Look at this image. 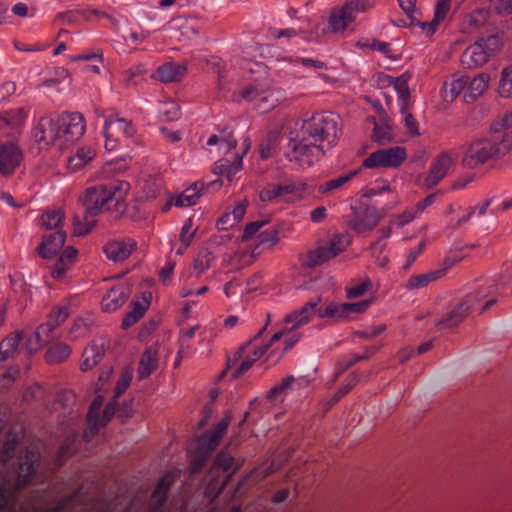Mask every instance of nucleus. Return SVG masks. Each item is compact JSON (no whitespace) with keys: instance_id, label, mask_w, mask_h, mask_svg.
Returning <instances> with one entry per match:
<instances>
[{"instance_id":"1","label":"nucleus","mask_w":512,"mask_h":512,"mask_svg":"<svg viewBox=\"0 0 512 512\" xmlns=\"http://www.w3.org/2000/svg\"><path fill=\"white\" fill-rule=\"evenodd\" d=\"M512 148V129L501 130L496 124L487 138L473 142L463 157V165L475 168L506 155Z\"/></svg>"},{"instance_id":"2","label":"nucleus","mask_w":512,"mask_h":512,"mask_svg":"<svg viewBox=\"0 0 512 512\" xmlns=\"http://www.w3.org/2000/svg\"><path fill=\"white\" fill-rule=\"evenodd\" d=\"M304 141H312L321 146L327 142L328 145L335 142L339 136L337 116L332 113H315L306 120L302 126Z\"/></svg>"},{"instance_id":"3","label":"nucleus","mask_w":512,"mask_h":512,"mask_svg":"<svg viewBox=\"0 0 512 512\" xmlns=\"http://www.w3.org/2000/svg\"><path fill=\"white\" fill-rule=\"evenodd\" d=\"M232 416L227 413L211 430L198 438V446L190 463V472H200L206 464L209 455L218 447L220 440L226 434Z\"/></svg>"},{"instance_id":"4","label":"nucleus","mask_w":512,"mask_h":512,"mask_svg":"<svg viewBox=\"0 0 512 512\" xmlns=\"http://www.w3.org/2000/svg\"><path fill=\"white\" fill-rule=\"evenodd\" d=\"M122 198L120 188L115 184L95 185L87 188L83 197V205L88 216H97L109 208L114 200Z\"/></svg>"},{"instance_id":"5","label":"nucleus","mask_w":512,"mask_h":512,"mask_svg":"<svg viewBox=\"0 0 512 512\" xmlns=\"http://www.w3.org/2000/svg\"><path fill=\"white\" fill-rule=\"evenodd\" d=\"M271 321L270 313L266 314V325L250 340L247 344L241 347L239 351V359L241 360L239 367L235 371V376L238 377L246 373L252 365L259 360L269 349V347L278 342L283 335L282 331L276 332L270 339L269 343L258 345L256 342L266 329V326Z\"/></svg>"},{"instance_id":"6","label":"nucleus","mask_w":512,"mask_h":512,"mask_svg":"<svg viewBox=\"0 0 512 512\" xmlns=\"http://www.w3.org/2000/svg\"><path fill=\"white\" fill-rule=\"evenodd\" d=\"M499 45L497 36L481 38L468 46L461 55V64L468 69L483 66L488 62Z\"/></svg>"},{"instance_id":"7","label":"nucleus","mask_w":512,"mask_h":512,"mask_svg":"<svg viewBox=\"0 0 512 512\" xmlns=\"http://www.w3.org/2000/svg\"><path fill=\"white\" fill-rule=\"evenodd\" d=\"M351 243V238L346 233L334 235L325 246L317 247L308 252L302 260V264L314 268L322 263L336 257L343 252Z\"/></svg>"},{"instance_id":"8","label":"nucleus","mask_w":512,"mask_h":512,"mask_svg":"<svg viewBox=\"0 0 512 512\" xmlns=\"http://www.w3.org/2000/svg\"><path fill=\"white\" fill-rule=\"evenodd\" d=\"M60 134L59 149L67 148L78 141L85 133L86 122L81 113L65 112L57 115Z\"/></svg>"},{"instance_id":"9","label":"nucleus","mask_w":512,"mask_h":512,"mask_svg":"<svg viewBox=\"0 0 512 512\" xmlns=\"http://www.w3.org/2000/svg\"><path fill=\"white\" fill-rule=\"evenodd\" d=\"M406 158V149L401 146H394L387 149H380L371 153L363 161V166L369 169L398 168L406 160Z\"/></svg>"},{"instance_id":"10","label":"nucleus","mask_w":512,"mask_h":512,"mask_svg":"<svg viewBox=\"0 0 512 512\" xmlns=\"http://www.w3.org/2000/svg\"><path fill=\"white\" fill-rule=\"evenodd\" d=\"M136 130L131 121L118 116H109L105 120L103 133L105 136V148L112 151L121 140V137L131 138Z\"/></svg>"},{"instance_id":"11","label":"nucleus","mask_w":512,"mask_h":512,"mask_svg":"<svg viewBox=\"0 0 512 512\" xmlns=\"http://www.w3.org/2000/svg\"><path fill=\"white\" fill-rule=\"evenodd\" d=\"M35 141L41 149L60 144L57 116H42L33 130Z\"/></svg>"},{"instance_id":"12","label":"nucleus","mask_w":512,"mask_h":512,"mask_svg":"<svg viewBox=\"0 0 512 512\" xmlns=\"http://www.w3.org/2000/svg\"><path fill=\"white\" fill-rule=\"evenodd\" d=\"M292 149L287 154L290 162H295L299 167H310L324 153V148L312 141H293Z\"/></svg>"},{"instance_id":"13","label":"nucleus","mask_w":512,"mask_h":512,"mask_svg":"<svg viewBox=\"0 0 512 512\" xmlns=\"http://www.w3.org/2000/svg\"><path fill=\"white\" fill-rule=\"evenodd\" d=\"M478 303L479 299L476 294H468L446 316L436 322V327L439 330L456 327L466 316H468L470 312L475 309Z\"/></svg>"},{"instance_id":"14","label":"nucleus","mask_w":512,"mask_h":512,"mask_svg":"<svg viewBox=\"0 0 512 512\" xmlns=\"http://www.w3.org/2000/svg\"><path fill=\"white\" fill-rule=\"evenodd\" d=\"M23 159L16 139H9L4 143H0V175L9 177L13 175L19 168Z\"/></svg>"},{"instance_id":"15","label":"nucleus","mask_w":512,"mask_h":512,"mask_svg":"<svg viewBox=\"0 0 512 512\" xmlns=\"http://www.w3.org/2000/svg\"><path fill=\"white\" fill-rule=\"evenodd\" d=\"M79 17H82L88 21L93 19H107L113 26H118V20L112 14L94 8L60 12L55 16L54 21L55 23H64L72 25L78 21Z\"/></svg>"},{"instance_id":"16","label":"nucleus","mask_w":512,"mask_h":512,"mask_svg":"<svg viewBox=\"0 0 512 512\" xmlns=\"http://www.w3.org/2000/svg\"><path fill=\"white\" fill-rule=\"evenodd\" d=\"M239 95L243 100L254 103V107L261 112H266L274 107V103L270 102L272 91L258 83L241 89Z\"/></svg>"},{"instance_id":"17","label":"nucleus","mask_w":512,"mask_h":512,"mask_svg":"<svg viewBox=\"0 0 512 512\" xmlns=\"http://www.w3.org/2000/svg\"><path fill=\"white\" fill-rule=\"evenodd\" d=\"M372 300H362L355 303H330L322 310L320 318H347L351 314H360L365 312L370 305Z\"/></svg>"},{"instance_id":"18","label":"nucleus","mask_w":512,"mask_h":512,"mask_svg":"<svg viewBox=\"0 0 512 512\" xmlns=\"http://www.w3.org/2000/svg\"><path fill=\"white\" fill-rule=\"evenodd\" d=\"M40 456L33 450H26L23 456L20 457L19 461V473L16 480V489L21 490L29 485L39 465Z\"/></svg>"},{"instance_id":"19","label":"nucleus","mask_w":512,"mask_h":512,"mask_svg":"<svg viewBox=\"0 0 512 512\" xmlns=\"http://www.w3.org/2000/svg\"><path fill=\"white\" fill-rule=\"evenodd\" d=\"M321 303V297L317 296L311 300H309L304 306H302L300 309L295 310L291 312L290 314L286 315L285 322L293 323L292 329L299 328L311 321L313 316L318 315L320 317V314L322 310H325V307L320 306Z\"/></svg>"},{"instance_id":"20","label":"nucleus","mask_w":512,"mask_h":512,"mask_svg":"<svg viewBox=\"0 0 512 512\" xmlns=\"http://www.w3.org/2000/svg\"><path fill=\"white\" fill-rule=\"evenodd\" d=\"M451 152H443L432 162L429 174L425 178V185L429 188L437 185L447 174L454 163Z\"/></svg>"},{"instance_id":"21","label":"nucleus","mask_w":512,"mask_h":512,"mask_svg":"<svg viewBox=\"0 0 512 512\" xmlns=\"http://www.w3.org/2000/svg\"><path fill=\"white\" fill-rule=\"evenodd\" d=\"M27 116V110L22 107L0 113V131L10 135L11 139H16L15 135L19 133Z\"/></svg>"},{"instance_id":"22","label":"nucleus","mask_w":512,"mask_h":512,"mask_svg":"<svg viewBox=\"0 0 512 512\" xmlns=\"http://www.w3.org/2000/svg\"><path fill=\"white\" fill-rule=\"evenodd\" d=\"M137 248V243L132 238H123L109 241L103 251L107 258L115 262H121L127 259Z\"/></svg>"},{"instance_id":"23","label":"nucleus","mask_w":512,"mask_h":512,"mask_svg":"<svg viewBox=\"0 0 512 512\" xmlns=\"http://www.w3.org/2000/svg\"><path fill=\"white\" fill-rule=\"evenodd\" d=\"M179 474L180 471L178 470L169 471L158 481L151 495L152 512H157L164 505L167 500L168 492L179 477Z\"/></svg>"},{"instance_id":"24","label":"nucleus","mask_w":512,"mask_h":512,"mask_svg":"<svg viewBox=\"0 0 512 512\" xmlns=\"http://www.w3.org/2000/svg\"><path fill=\"white\" fill-rule=\"evenodd\" d=\"M382 214L374 207H367L362 212L356 213L348 221V225L357 233L372 230L381 220Z\"/></svg>"},{"instance_id":"25","label":"nucleus","mask_w":512,"mask_h":512,"mask_svg":"<svg viewBox=\"0 0 512 512\" xmlns=\"http://www.w3.org/2000/svg\"><path fill=\"white\" fill-rule=\"evenodd\" d=\"M278 185L281 197H288L287 202L291 203L299 202L314 192V187L303 181H289Z\"/></svg>"},{"instance_id":"26","label":"nucleus","mask_w":512,"mask_h":512,"mask_svg":"<svg viewBox=\"0 0 512 512\" xmlns=\"http://www.w3.org/2000/svg\"><path fill=\"white\" fill-rule=\"evenodd\" d=\"M66 240V233L63 230H57L44 234L42 242L37 247L38 254L42 258H51L63 247Z\"/></svg>"},{"instance_id":"27","label":"nucleus","mask_w":512,"mask_h":512,"mask_svg":"<svg viewBox=\"0 0 512 512\" xmlns=\"http://www.w3.org/2000/svg\"><path fill=\"white\" fill-rule=\"evenodd\" d=\"M130 295V288L125 284L112 287L102 298V309L105 312H114L122 307Z\"/></svg>"},{"instance_id":"28","label":"nucleus","mask_w":512,"mask_h":512,"mask_svg":"<svg viewBox=\"0 0 512 512\" xmlns=\"http://www.w3.org/2000/svg\"><path fill=\"white\" fill-rule=\"evenodd\" d=\"M96 156V149L91 145L77 147L75 152L67 158V169L70 172H77L89 164Z\"/></svg>"},{"instance_id":"29","label":"nucleus","mask_w":512,"mask_h":512,"mask_svg":"<svg viewBox=\"0 0 512 512\" xmlns=\"http://www.w3.org/2000/svg\"><path fill=\"white\" fill-rule=\"evenodd\" d=\"M186 71L187 69L184 65L175 62H167L158 67L153 74V78L163 83L178 82L185 76Z\"/></svg>"},{"instance_id":"30","label":"nucleus","mask_w":512,"mask_h":512,"mask_svg":"<svg viewBox=\"0 0 512 512\" xmlns=\"http://www.w3.org/2000/svg\"><path fill=\"white\" fill-rule=\"evenodd\" d=\"M104 398L97 396L92 401L87 413V429L84 431L83 438L86 442L90 441L99 431V415L103 406Z\"/></svg>"},{"instance_id":"31","label":"nucleus","mask_w":512,"mask_h":512,"mask_svg":"<svg viewBox=\"0 0 512 512\" xmlns=\"http://www.w3.org/2000/svg\"><path fill=\"white\" fill-rule=\"evenodd\" d=\"M69 314L70 311L68 305L53 307L49 313L47 321L39 325L40 332L46 333L52 338L54 330L65 322Z\"/></svg>"},{"instance_id":"32","label":"nucleus","mask_w":512,"mask_h":512,"mask_svg":"<svg viewBox=\"0 0 512 512\" xmlns=\"http://www.w3.org/2000/svg\"><path fill=\"white\" fill-rule=\"evenodd\" d=\"M490 76L487 73H481L470 80L468 77L467 90L464 93V101L471 103L482 95L488 88Z\"/></svg>"},{"instance_id":"33","label":"nucleus","mask_w":512,"mask_h":512,"mask_svg":"<svg viewBox=\"0 0 512 512\" xmlns=\"http://www.w3.org/2000/svg\"><path fill=\"white\" fill-rule=\"evenodd\" d=\"M158 367L157 349L154 347L147 348L140 357L138 366V378L143 380L148 378Z\"/></svg>"},{"instance_id":"34","label":"nucleus","mask_w":512,"mask_h":512,"mask_svg":"<svg viewBox=\"0 0 512 512\" xmlns=\"http://www.w3.org/2000/svg\"><path fill=\"white\" fill-rule=\"evenodd\" d=\"M446 269H437L423 274L412 275L405 283L407 290H416L428 286L430 283L442 278Z\"/></svg>"},{"instance_id":"35","label":"nucleus","mask_w":512,"mask_h":512,"mask_svg":"<svg viewBox=\"0 0 512 512\" xmlns=\"http://www.w3.org/2000/svg\"><path fill=\"white\" fill-rule=\"evenodd\" d=\"M104 356L103 345L92 343L87 346L82 353L81 369L83 371L91 370L94 368Z\"/></svg>"},{"instance_id":"36","label":"nucleus","mask_w":512,"mask_h":512,"mask_svg":"<svg viewBox=\"0 0 512 512\" xmlns=\"http://www.w3.org/2000/svg\"><path fill=\"white\" fill-rule=\"evenodd\" d=\"M468 85V76L453 77L443 85V97L445 101L452 102L463 92Z\"/></svg>"},{"instance_id":"37","label":"nucleus","mask_w":512,"mask_h":512,"mask_svg":"<svg viewBox=\"0 0 512 512\" xmlns=\"http://www.w3.org/2000/svg\"><path fill=\"white\" fill-rule=\"evenodd\" d=\"M147 70L143 64H134L121 72L120 81L125 87L136 86L146 79Z\"/></svg>"},{"instance_id":"38","label":"nucleus","mask_w":512,"mask_h":512,"mask_svg":"<svg viewBox=\"0 0 512 512\" xmlns=\"http://www.w3.org/2000/svg\"><path fill=\"white\" fill-rule=\"evenodd\" d=\"M72 353L71 347L63 342L52 344L45 353V360L50 365L66 361Z\"/></svg>"},{"instance_id":"39","label":"nucleus","mask_w":512,"mask_h":512,"mask_svg":"<svg viewBox=\"0 0 512 512\" xmlns=\"http://www.w3.org/2000/svg\"><path fill=\"white\" fill-rule=\"evenodd\" d=\"M203 186V183H194L174 198V205L176 207H190L195 205L200 197Z\"/></svg>"},{"instance_id":"40","label":"nucleus","mask_w":512,"mask_h":512,"mask_svg":"<svg viewBox=\"0 0 512 512\" xmlns=\"http://www.w3.org/2000/svg\"><path fill=\"white\" fill-rule=\"evenodd\" d=\"M375 6V0H347L343 6V10L347 14V18L352 21L356 20L358 14L365 13Z\"/></svg>"},{"instance_id":"41","label":"nucleus","mask_w":512,"mask_h":512,"mask_svg":"<svg viewBox=\"0 0 512 512\" xmlns=\"http://www.w3.org/2000/svg\"><path fill=\"white\" fill-rule=\"evenodd\" d=\"M409 78L406 75H401L392 80L394 89L398 95L399 110L405 111L408 105L411 104L410 90L408 85Z\"/></svg>"},{"instance_id":"42","label":"nucleus","mask_w":512,"mask_h":512,"mask_svg":"<svg viewBox=\"0 0 512 512\" xmlns=\"http://www.w3.org/2000/svg\"><path fill=\"white\" fill-rule=\"evenodd\" d=\"M65 219L63 211L58 209H47L41 216V226L47 230H62Z\"/></svg>"},{"instance_id":"43","label":"nucleus","mask_w":512,"mask_h":512,"mask_svg":"<svg viewBox=\"0 0 512 512\" xmlns=\"http://www.w3.org/2000/svg\"><path fill=\"white\" fill-rule=\"evenodd\" d=\"M351 23L343 8L338 7L332 10L328 18V29L333 33L343 32Z\"/></svg>"},{"instance_id":"44","label":"nucleus","mask_w":512,"mask_h":512,"mask_svg":"<svg viewBox=\"0 0 512 512\" xmlns=\"http://www.w3.org/2000/svg\"><path fill=\"white\" fill-rule=\"evenodd\" d=\"M77 440L78 434L76 432L67 435L57 452L56 463L58 465H62L76 451Z\"/></svg>"},{"instance_id":"45","label":"nucleus","mask_w":512,"mask_h":512,"mask_svg":"<svg viewBox=\"0 0 512 512\" xmlns=\"http://www.w3.org/2000/svg\"><path fill=\"white\" fill-rule=\"evenodd\" d=\"M22 337L20 333H12L0 342V360L11 357L18 349Z\"/></svg>"},{"instance_id":"46","label":"nucleus","mask_w":512,"mask_h":512,"mask_svg":"<svg viewBox=\"0 0 512 512\" xmlns=\"http://www.w3.org/2000/svg\"><path fill=\"white\" fill-rule=\"evenodd\" d=\"M497 91L502 98H512V63L502 69Z\"/></svg>"},{"instance_id":"47","label":"nucleus","mask_w":512,"mask_h":512,"mask_svg":"<svg viewBox=\"0 0 512 512\" xmlns=\"http://www.w3.org/2000/svg\"><path fill=\"white\" fill-rule=\"evenodd\" d=\"M371 289L372 281L367 277L360 281H351L346 287V296L350 299L359 298Z\"/></svg>"},{"instance_id":"48","label":"nucleus","mask_w":512,"mask_h":512,"mask_svg":"<svg viewBox=\"0 0 512 512\" xmlns=\"http://www.w3.org/2000/svg\"><path fill=\"white\" fill-rule=\"evenodd\" d=\"M51 339L46 333L40 332V326L36 331L29 335L26 339L25 349L28 355L36 353L42 346V343L48 342Z\"/></svg>"},{"instance_id":"49","label":"nucleus","mask_w":512,"mask_h":512,"mask_svg":"<svg viewBox=\"0 0 512 512\" xmlns=\"http://www.w3.org/2000/svg\"><path fill=\"white\" fill-rule=\"evenodd\" d=\"M372 138L379 144H386L393 139L391 127L386 120L374 123Z\"/></svg>"},{"instance_id":"50","label":"nucleus","mask_w":512,"mask_h":512,"mask_svg":"<svg viewBox=\"0 0 512 512\" xmlns=\"http://www.w3.org/2000/svg\"><path fill=\"white\" fill-rule=\"evenodd\" d=\"M95 223V216H88L87 211H85L82 220L79 217L74 218L73 226L75 235L83 236L88 234L95 226Z\"/></svg>"},{"instance_id":"51","label":"nucleus","mask_w":512,"mask_h":512,"mask_svg":"<svg viewBox=\"0 0 512 512\" xmlns=\"http://www.w3.org/2000/svg\"><path fill=\"white\" fill-rule=\"evenodd\" d=\"M146 306L139 302H134L132 310L128 312L122 320V328L127 329L137 323L145 314Z\"/></svg>"},{"instance_id":"52","label":"nucleus","mask_w":512,"mask_h":512,"mask_svg":"<svg viewBox=\"0 0 512 512\" xmlns=\"http://www.w3.org/2000/svg\"><path fill=\"white\" fill-rule=\"evenodd\" d=\"M280 240V229L272 227L259 233L258 246L271 247Z\"/></svg>"},{"instance_id":"53","label":"nucleus","mask_w":512,"mask_h":512,"mask_svg":"<svg viewBox=\"0 0 512 512\" xmlns=\"http://www.w3.org/2000/svg\"><path fill=\"white\" fill-rule=\"evenodd\" d=\"M359 382V375L357 373H351L345 379L343 385L338 389V391L331 398L330 402L332 404L337 403L341 398H343L346 394L350 392V390L357 385Z\"/></svg>"},{"instance_id":"54","label":"nucleus","mask_w":512,"mask_h":512,"mask_svg":"<svg viewBox=\"0 0 512 512\" xmlns=\"http://www.w3.org/2000/svg\"><path fill=\"white\" fill-rule=\"evenodd\" d=\"M294 382L295 378L293 376L283 378L280 383L276 384L268 391L267 398L272 401L277 400L278 397L284 395L287 390L291 388Z\"/></svg>"},{"instance_id":"55","label":"nucleus","mask_w":512,"mask_h":512,"mask_svg":"<svg viewBox=\"0 0 512 512\" xmlns=\"http://www.w3.org/2000/svg\"><path fill=\"white\" fill-rule=\"evenodd\" d=\"M158 111L161 119L164 121H174L180 115L179 106L174 101L162 103Z\"/></svg>"},{"instance_id":"56","label":"nucleus","mask_w":512,"mask_h":512,"mask_svg":"<svg viewBox=\"0 0 512 512\" xmlns=\"http://www.w3.org/2000/svg\"><path fill=\"white\" fill-rule=\"evenodd\" d=\"M277 147V138L275 135L266 136L259 145V153L263 160L271 158Z\"/></svg>"},{"instance_id":"57","label":"nucleus","mask_w":512,"mask_h":512,"mask_svg":"<svg viewBox=\"0 0 512 512\" xmlns=\"http://www.w3.org/2000/svg\"><path fill=\"white\" fill-rule=\"evenodd\" d=\"M402 26H410V27H420L421 31L425 33L427 36L433 35L439 25V22L433 18L431 21H421V16H417V21L411 22H403Z\"/></svg>"},{"instance_id":"58","label":"nucleus","mask_w":512,"mask_h":512,"mask_svg":"<svg viewBox=\"0 0 512 512\" xmlns=\"http://www.w3.org/2000/svg\"><path fill=\"white\" fill-rule=\"evenodd\" d=\"M354 174L355 173H351L348 175L340 176L335 179H331V180L319 185L318 192L321 194H326L332 190H335V189L341 187L342 185H344L346 182H348L353 177Z\"/></svg>"},{"instance_id":"59","label":"nucleus","mask_w":512,"mask_h":512,"mask_svg":"<svg viewBox=\"0 0 512 512\" xmlns=\"http://www.w3.org/2000/svg\"><path fill=\"white\" fill-rule=\"evenodd\" d=\"M399 6L407 17L406 22L417 21L421 12L416 8V0H398Z\"/></svg>"},{"instance_id":"60","label":"nucleus","mask_w":512,"mask_h":512,"mask_svg":"<svg viewBox=\"0 0 512 512\" xmlns=\"http://www.w3.org/2000/svg\"><path fill=\"white\" fill-rule=\"evenodd\" d=\"M411 105L412 103L408 105L405 111L400 110V113L404 117V124L409 134L412 136H418L420 134L419 124L418 121L414 118V116L410 113Z\"/></svg>"},{"instance_id":"61","label":"nucleus","mask_w":512,"mask_h":512,"mask_svg":"<svg viewBox=\"0 0 512 512\" xmlns=\"http://www.w3.org/2000/svg\"><path fill=\"white\" fill-rule=\"evenodd\" d=\"M221 142V144H224L226 147V151H230L231 149L235 148L237 145L236 139L233 138L232 133H228L227 135H224L222 137H219L216 134L211 135L206 144L207 146H213Z\"/></svg>"},{"instance_id":"62","label":"nucleus","mask_w":512,"mask_h":512,"mask_svg":"<svg viewBox=\"0 0 512 512\" xmlns=\"http://www.w3.org/2000/svg\"><path fill=\"white\" fill-rule=\"evenodd\" d=\"M234 464V459L225 451H221L217 454L214 460V468L220 469L223 472L229 471Z\"/></svg>"},{"instance_id":"63","label":"nucleus","mask_w":512,"mask_h":512,"mask_svg":"<svg viewBox=\"0 0 512 512\" xmlns=\"http://www.w3.org/2000/svg\"><path fill=\"white\" fill-rule=\"evenodd\" d=\"M132 380V372L130 370H125L122 372L120 379L118 380L116 384L115 389V396L114 398H117L121 396L129 387Z\"/></svg>"},{"instance_id":"64","label":"nucleus","mask_w":512,"mask_h":512,"mask_svg":"<svg viewBox=\"0 0 512 512\" xmlns=\"http://www.w3.org/2000/svg\"><path fill=\"white\" fill-rule=\"evenodd\" d=\"M70 266L71 265L68 262L59 257L54 266L51 268V276L57 280L61 279L69 270Z\"/></svg>"}]
</instances>
